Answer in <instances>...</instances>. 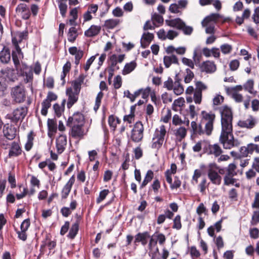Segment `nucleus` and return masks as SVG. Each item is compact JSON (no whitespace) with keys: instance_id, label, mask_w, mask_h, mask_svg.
I'll return each instance as SVG.
<instances>
[{"instance_id":"nucleus-63","label":"nucleus","mask_w":259,"mask_h":259,"mask_svg":"<svg viewBox=\"0 0 259 259\" xmlns=\"http://www.w3.org/2000/svg\"><path fill=\"white\" fill-rule=\"evenodd\" d=\"M239 66V62L237 60H233L231 61L229 64L230 70L232 71L236 70Z\"/></svg>"},{"instance_id":"nucleus-34","label":"nucleus","mask_w":259,"mask_h":259,"mask_svg":"<svg viewBox=\"0 0 259 259\" xmlns=\"http://www.w3.org/2000/svg\"><path fill=\"white\" fill-rule=\"evenodd\" d=\"M151 20L153 21V25H155L156 27H158L162 24L164 21L163 17L156 13L152 15Z\"/></svg>"},{"instance_id":"nucleus-29","label":"nucleus","mask_w":259,"mask_h":259,"mask_svg":"<svg viewBox=\"0 0 259 259\" xmlns=\"http://www.w3.org/2000/svg\"><path fill=\"white\" fill-rule=\"evenodd\" d=\"M179 30H181L185 35H190L193 32L192 27L187 25L185 23L179 18Z\"/></svg>"},{"instance_id":"nucleus-2","label":"nucleus","mask_w":259,"mask_h":259,"mask_svg":"<svg viewBox=\"0 0 259 259\" xmlns=\"http://www.w3.org/2000/svg\"><path fill=\"white\" fill-rule=\"evenodd\" d=\"M12 44L13 49L12 51V59L16 70L19 69L20 60L23 58V54L19 45L23 40H26L28 37V31H16L11 33Z\"/></svg>"},{"instance_id":"nucleus-35","label":"nucleus","mask_w":259,"mask_h":259,"mask_svg":"<svg viewBox=\"0 0 259 259\" xmlns=\"http://www.w3.org/2000/svg\"><path fill=\"white\" fill-rule=\"evenodd\" d=\"M79 230V223L78 221L74 223L72 226L67 235L70 239H74Z\"/></svg>"},{"instance_id":"nucleus-46","label":"nucleus","mask_w":259,"mask_h":259,"mask_svg":"<svg viewBox=\"0 0 259 259\" xmlns=\"http://www.w3.org/2000/svg\"><path fill=\"white\" fill-rule=\"evenodd\" d=\"M152 236L156 240V241L157 242H158L160 245H163L164 243H165L166 238L165 236L163 234L159 233H155L153 235H152Z\"/></svg>"},{"instance_id":"nucleus-11","label":"nucleus","mask_w":259,"mask_h":259,"mask_svg":"<svg viewBox=\"0 0 259 259\" xmlns=\"http://www.w3.org/2000/svg\"><path fill=\"white\" fill-rule=\"evenodd\" d=\"M200 71L206 73H214L217 70L216 65L213 61L209 60L204 61L199 65Z\"/></svg>"},{"instance_id":"nucleus-19","label":"nucleus","mask_w":259,"mask_h":259,"mask_svg":"<svg viewBox=\"0 0 259 259\" xmlns=\"http://www.w3.org/2000/svg\"><path fill=\"white\" fill-rule=\"evenodd\" d=\"M150 237V236L148 232L138 233L135 236L134 244L135 245H137V243L141 242L143 246H145L147 243V240Z\"/></svg>"},{"instance_id":"nucleus-38","label":"nucleus","mask_w":259,"mask_h":259,"mask_svg":"<svg viewBox=\"0 0 259 259\" xmlns=\"http://www.w3.org/2000/svg\"><path fill=\"white\" fill-rule=\"evenodd\" d=\"M164 88H166L167 90L170 91L174 90V92L176 95H178L177 93L178 92V89H177L176 87H174V82L170 77H168L167 80L164 82Z\"/></svg>"},{"instance_id":"nucleus-25","label":"nucleus","mask_w":259,"mask_h":259,"mask_svg":"<svg viewBox=\"0 0 259 259\" xmlns=\"http://www.w3.org/2000/svg\"><path fill=\"white\" fill-rule=\"evenodd\" d=\"M79 7H75L71 9L69 12V16L71 17L68 20V23L71 26H76V22L78 18V12Z\"/></svg>"},{"instance_id":"nucleus-14","label":"nucleus","mask_w":259,"mask_h":259,"mask_svg":"<svg viewBox=\"0 0 259 259\" xmlns=\"http://www.w3.org/2000/svg\"><path fill=\"white\" fill-rule=\"evenodd\" d=\"M56 246V242L55 240H52L51 239V236L50 234H47L45 240L42 242V244L40 245V249H42L45 247H47L49 249V252L48 255L51 254H53L55 251L52 252V250L54 249Z\"/></svg>"},{"instance_id":"nucleus-59","label":"nucleus","mask_w":259,"mask_h":259,"mask_svg":"<svg viewBox=\"0 0 259 259\" xmlns=\"http://www.w3.org/2000/svg\"><path fill=\"white\" fill-rule=\"evenodd\" d=\"M252 19L256 24H259V6L254 9Z\"/></svg>"},{"instance_id":"nucleus-39","label":"nucleus","mask_w":259,"mask_h":259,"mask_svg":"<svg viewBox=\"0 0 259 259\" xmlns=\"http://www.w3.org/2000/svg\"><path fill=\"white\" fill-rule=\"evenodd\" d=\"M191 129L193 134L201 135L203 134V130H202L201 124H197L195 121H192L191 123Z\"/></svg>"},{"instance_id":"nucleus-1","label":"nucleus","mask_w":259,"mask_h":259,"mask_svg":"<svg viewBox=\"0 0 259 259\" xmlns=\"http://www.w3.org/2000/svg\"><path fill=\"white\" fill-rule=\"evenodd\" d=\"M221 116L222 131L220 137V141L225 149H231L233 147H237L240 142L235 139L232 133V112L230 108L224 106L219 108Z\"/></svg>"},{"instance_id":"nucleus-58","label":"nucleus","mask_w":259,"mask_h":259,"mask_svg":"<svg viewBox=\"0 0 259 259\" xmlns=\"http://www.w3.org/2000/svg\"><path fill=\"white\" fill-rule=\"evenodd\" d=\"M259 223V211H254L251 218V224L256 225Z\"/></svg>"},{"instance_id":"nucleus-12","label":"nucleus","mask_w":259,"mask_h":259,"mask_svg":"<svg viewBox=\"0 0 259 259\" xmlns=\"http://www.w3.org/2000/svg\"><path fill=\"white\" fill-rule=\"evenodd\" d=\"M66 93L68 96L67 106L68 108H70L77 101L79 93L73 91L71 88H67Z\"/></svg>"},{"instance_id":"nucleus-13","label":"nucleus","mask_w":259,"mask_h":259,"mask_svg":"<svg viewBox=\"0 0 259 259\" xmlns=\"http://www.w3.org/2000/svg\"><path fill=\"white\" fill-rule=\"evenodd\" d=\"M16 12L18 15H20L24 19H28L30 16L29 8L25 4H20L16 8Z\"/></svg>"},{"instance_id":"nucleus-17","label":"nucleus","mask_w":259,"mask_h":259,"mask_svg":"<svg viewBox=\"0 0 259 259\" xmlns=\"http://www.w3.org/2000/svg\"><path fill=\"white\" fill-rule=\"evenodd\" d=\"M17 133L16 128L8 124L5 125L3 129L4 136L9 140H12L16 137Z\"/></svg>"},{"instance_id":"nucleus-47","label":"nucleus","mask_w":259,"mask_h":259,"mask_svg":"<svg viewBox=\"0 0 259 259\" xmlns=\"http://www.w3.org/2000/svg\"><path fill=\"white\" fill-rule=\"evenodd\" d=\"M109 193V190L108 189H104L103 190H102L99 193V196L96 199V202L98 204L101 203L105 199L106 197Z\"/></svg>"},{"instance_id":"nucleus-22","label":"nucleus","mask_w":259,"mask_h":259,"mask_svg":"<svg viewBox=\"0 0 259 259\" xmlns=\"http://www.w3.org/2000/svg\"><path fill=\"white\" fill-rule=\"evenodd\" d=\"M256 124L255 118L250 116L247 119L239 121L238 124L239 126L244 128H252Z\"/></svg>"},{"instance_id":"nucleus-9","label":"nucleus","mask_w":259,"mask_h":259,"mask_svg":"<svg viewBox=\"0 0 259 259\" xmlns=\"http://www.w3.org/2000/svg\"><path fill=\"white\" fill-rule=\"evenodd\" d=\"M84 118L82 114L80 112H76L68 118L67 126L70 125H81L84 126Z\"/></svg>"},{"instance_id":"nucleus-32","label":"nucleus","mask_w":259,"mask_h":259,"mask_svg":"<svg viewBox=\"0 0 259 259\" xmlns=\"http://www.w3.org/2000/svg\"><path fill=\"white\" fill-rule=\"evenodd\" d=\"M76 26H72L70 27L67 33L68 40L69 42H73L78 36L77 29Z\"/></svg>"},{"instance_id":"nucleus-30","label":"nucleus","mask_w":259,"mask_h":259,"mask_svg":"<svg viewBox=\"0 0 259 259\" xmlns=\"http://www.w3.org/2000/svg\"><path fill=\"white\" fill-rule=\"evenodd\" d=\"M11 59L10 52L8 48L4 47L0 52V60L3 63H8Z\"/></svg>"},{"instance_id":"nucleus-24","label":"nucleus","mask_w":259,"mask_h":259,"mask_svg":"<svg viewBox=\"0 0 259 259\" xmlns=\"http://www.w3.org/2000/svg\"><path fill=\"white\" fill-rule=\"evenodd\" d=\"M101 27L100 26L92 25L84 32V35L87 37H93L97 35L100 32Z\"/></svg>"},{"instance_id":"nucleus-41","label":"nucleus","mask_w":259,"mask_h":259,"mask_svg":"<svg viewBox=\"0 0 259 259\" xmlns=\"http://www.w3.org/2000/svg\"><path fill=\"white\" fill-rule=\"evenodd\" d=\"M108 121L109 126L111 128H113V131L115 130L117 124L120 122L119 119L113 115H111L109 116Z\"/></svg>"},{"instance_id":"nucleus-10","label":"nucleus","mask_w":259,"mask_h":259,"mask_svg":"<svg viewBox=\"0 0 259 259\" xmlns=\"http://www.w3.org/2000/svg\"><path fill=\"white\" fill-rule=\"evenodd\" d=\"M20 73L24 77L25 83L31 82L33 80V72L31 67L23 64L20 70Z\"/></svg>"},{"instance_id":"nucleus-15","label":"nucleus","mask_w":259,"mask_h":259,"mask_svg":"<svg viewBox=\"0 0 259 259\" xmlns=\"http://www.w3.org/2000/svg\"><path fill=\"white\" fill-rule=\"evenodd\" d=\"M74 182L75 177L74 175H73L69 179L68 182L65 185L61 191V195L62 199H66L68 197Z\"/></svg>"},{"instance_id":"nucleus-61","label":"nucleus","mask_w":259,"mask_h":259,"mask_svg":"<svg viewBox=\"0 0 259 259\" xmlns=\"http://www.w3.org/2000/svg\"><path fill=\"white\" fill-rule=\"evenodd\" d=\"M195 85V91H199L201 93H202L203 90H206L207 89L206 85L200 81L196 82Z\"/></svg>"},{"instance_id":"nucleus-40","label":"nucleus","mask_w":259,"mask_h":259,"mask_svg":"<svg viewBox=\"0 0 259 259\" xmlns=\"http://www.w3.org/2000/svg\"><path fill=\"white\" fill-rule=\"evenodd\" d=\"M120 22L117 19H110L105 21L104 26L107 29H113Z\"/></svg>"},{"instance_id":"nucleus-64","label":"nucleus","mask_w":259,"mask_h":259,"mask_svg":"<svg viewBox=\"0 0 259 259\" xmlns=\"http://www.w3.org/2000/svg\"><path fill=\"white\" fill-rule=\"evenodd\" d=\"M249 235L251 238L257 239L258 237L259 230L256 228L250 229L249 230Z\"/></svg>"},{"instance_id":"nucleus-44","label":"nucleus","mask_w":259,"mask_h":259,"mask_svg":"<svg viewBox=\"0 0 259 259\" xmlns=\"http://www.w3.org/2000/svg\"><path fill=\"white\" fill-rule=\"evenodd\" d=\"M110 67L112 71H113L115 69H118L119 67L117 66V56L113 54L111 55L110 57Z\"/></svg>"},{"instance_id":"nucleus-18","label":"nucleus","mask_w":259,"mask_h":259,"mask_svg":"<svg viewBox=\"0 0 259 259\" xmlns=\"http://www.w3.org/2000/svg\"><path fill=\"white\" fill-rule=\"evenodd\" d=\"M222 16L218 13H212L209 16H206L202 21L201 25L202 27L207 25L210 23H216Z\"/></svg>"},{"instance_id":"nucleus-8","label":"nucleus","mask_w":259,"mask_h":259,"mask_svg":"<svg viewBox=\"0 0 259 259\" xmlns=\"http://www.w3.org/2000/svg\"><path fill=\"white\" fill-rule=\"evenodd\" d=\"M68 126L71 128L69 132L70 136L75 139L80 140L87 134V131H85L84 126L70 125Z\"/></svg>"},{"instance_id":"nucleus-28","label":"nucleus","mask_w":259,"mask_h":259,"mask_svg":"<svg viewBox=\"0 0 259 259\" xmlns=\"http://www.w3.org/2000/svg\"><path fill=\"white\" fill-rule=\"evenodd\" d=\"M153 38V34L149 32L144 33L141 39V46L144 48H146Z\"/></svg>"},{"instance_id":"nucleus-56","label":"nucleus","mask_w":259,"mask_h":259,"mask_svg":"<svg viewBox=\"0 0 259 259\" xmlns=\"http://www.w3.org/2000/svg\"><path fill=\"white\" fill-rule=\"evenodd\" d=\"M248 149H249V152L252 154L254 151L259 153V145L250 143L247 145Z\"/></svg>"},{"instance_id":"nucleus-7","label":"nucleus","mask_w":259,"mask_h":259,"mask_svg":"<svg viewBox=\"0 0 259 259\" xmlns=\"http://www.w3.org/2000/svg\"><path fill=\"white\" fill-rule=\"evenodd\" d=\"M177 166L175 163L171 164L170 168L167 169L165 172V176L167 182L170 185L171 189H177L178 188V180L177 177L175 178L174 182H172V176L177 172Z\"/></svg>"},{"instance_id":"nucleus-27","label":"nucleus","mask_w":259,"mask_h":259,"mask_svg":"<svg viewBox=\"0 0 259 259\" xmlns=\"http://www.w3.org/2000/svg\"><path fill=\"white\" fill-rule=\"evenodd\" d=\"M67 1L68 0H56L60 13L63 18H65L66 16L68 8Z\"/></svg>"},{"instance_id":"nucleus-23","label":"nucleus","mask_w":259,"mask_h":259,"mask_svg":"<svg viewBox=\"0 0 259 259\" xmlns=\"http://www.w3.org/2000/svg\"><path fill=\"white\" fill-rule=\"evenodd\" d=\"M208 177L213 184L219 185L221 183V177L217 171L212 169L208 170Z\"/></svg>"},{"instance_id":"nucleus-5","label":"nucleus","mask_w":259,"mask_h":259,"mask_svg":"<svg viewBox=\"0 0 259 259\" xmlns=\"http://www.w3.org/2000/svg\"><path fill=\"white\" fill-rule=\"evenodd\" d=\"M11 96L16 103H22L26 99V92L24 87L22 84L16 85L12 88Z\"/></svg>"},{"instance_id":"nucleus-60","label":"nucleus","mask_w":259,"mask_h":259,"mask_svg":"<svg viewBox=\"0 0 259 259\" xmlns=\"http://www.w3.org/2000/svg\"><path fill=\"white\" fill-rule=\"evenodd\" d=\"M187 75L185 77V82L186 83L190 82L194 77L193 72L189 69H186Z\"/></svg>"},{"instance_id":"nucleus-3","label":"nucleus","mask_w":259,"mask_h":259,"mask_svg":"<svg viewBox=\"0 0 259 259\" xmlns=\"http://www.w3.org/2000/svg\"><path fill=\"white\" fill-rule=\"evenodd\" d=\"M165 134L166 129L164 125H160L155 130L152 138V148L158 149L162 146Z\"/></svg>"},{"instance_id":"nucleus-50","label":"nucleus","mask_w":259,"mask_h":259,"mask_svg":"<svg viewBox=\"0 0 259 259\" xmlns=\"http://www.w3.org/2000/svg\"><path fill=\"white\" fill-rule=\"evenodd\" d=\"M103 95H104V94L102 93V92H101V91L99 92L98 94H97V97L96 98L95 104V106L94 107V109L95 111H97L99 109V108L100 106V104L101 103V100L103 98Z\"/></svg>"},{"instance_id":"nucleus-48","label":"nucleus","mask_w":259,"mask_h":259,"mask_svg":"<svg viewBox=\"0 0 259 259\" xmlns=\"http://www.w3.org/2000/svg\"><path fill=\"white\" fill-rule=\"evenodd\" d=\"M245 90L248 91L250 94H254L253 91V81L252 79L248 80L244 85Z\"/></svg>"},{"instance_id":"nucleus-55","label":"nucleus","mask_w":259,"mask_h":259,"mask_svg":"<svg viewBox=\"0 0 259 259\" xmlns=\"http://www.w3.org/2000/svg\"><path fill=\"white\" fill-rule=\"evenodd\" d=\"M122 84V79L120 75H117L113 80V85L115 89H118L120 88Z\"/></svg>"},{"instance_id":"nucleus-33","label":"nucleus","mask_w":259,"mask_h":259,"mask_svg":"<svg viewBox=\"0 0 259 259\" xmlns=\"http://www.w3.org/2000/svg\"><path fill=\"white\" fill-rule=\"evenodd\" d=\"M163 62L165 67L168 68L172 63H178V59L176 55H170L164 57Z\"/></svg>"},{"instance_id":"nucleus-51","label":"nucleus","mask_w":259,"mask_h":259,"mask_svg":"<svg viewBox=\"0 0 259 259\" xmlns=\"http://www.w3.org/2000/svg\"><path fill=\"white\" fill-rule=\"evenodd\" d=\"M53 109L57 116L60 117L64 111V105L61 106L59 104L56 103L53 105Z\"/></svg>"},{"instance_id":"nucleus-21","label":"nucleus","mask_w":259,"mask_h":259,"mask_svg":"<svg viewBox=\"0 0 259 259\" xmlns=\"http://www.w3.org/2000/svg\"><path fill=\"white\" fill-rule=\"evenodd\" d=\"M148 249L149 250V255H157L159 252V249L157 246V242L152 235L150 237V240L148 244Z\"/></svg>"},{"instance_id":"nucleus-20","label":"nucleus","mask_w":259,"mask_h":259,"mask_svg":"<svg viewBox=\"0 0 259 259\" xmlns=\"http://www.w3.org/2000/svg\"><path fill=\"white\" fill-rule=\"evenodd\" d=\"M21 152L22 150L19 144L16 142H13L11 144L8 157L9 158L17 157L21 154Z\"/></svg>"},{"instance_id":"nucleus-52","label":"nucleus","mask_w":259,"mask_h":259,"mask_svg":"<svg viewBox=\"0 0 259 259\" xmlns=\"http://www.w3.org/2000/svg\"><path fill=\"white\" fill-rule=\"evenodd\" d=\"M220 49L223 54H228L231 52L232 47L228 44H224L221 46Z\"/></svg>"},{"instance_id":"nucleus-37","label":"nucleus","mask_w":259,"mask_h":259,"mask_svg":"<svg viewBox=\"0 0 259 259\" xmlns=\"http://www.w3.org/2000/svg\"><path fill=\"white\" fill-rule=\"evenodd\" d=\"M154 177V172L152 170H148L145 176L144 179L142 183L140 188L145 187L149 182L151 181Z\"/></svg>"},{"instance_id":"nucleus-6","label":"nucleus","mask_w":259,"mask_h":259,"mask_svg":"<svg viewBox=\"0 0 259 259\" xmlns=\"http://www.w3.org/2000/svg\"><path fill=\"white\" fill-rule=\"evenodd\" d=\"M27 113V109L25 107H22L15 109L11 114H8L6 117L11 121L16 123L19 120L22 121Z\"/></svg>"},{"instance_id":"nucleus-57","label":"nucleus","mask_w":259,"mask_h":259,"mask_svg":"<svg viewBox=\"0 0 259 259\" xmlns=\"http://www.w3.org/2000/svg\"><path fill=\"white\" fill-rule=\"evenodd\" d=\"M30 225V220L28 219L24 220L20 225V230L23 231H27Z\"/></svg>"},{"instance_id":"nucleus-45","label":"nucleus","mask_w":259,"mask_h":259,"mask_svg":"<svg viewBox=\"0 0 259 259\" xmlns=\"http://www.w3.org/2000/svg\"><path fill=\"white\" fill-rule=\"evenodd\" d=\"M51 106V103L45 99L41 103L42 108L41 110V114L44 116H46L48 113V110Z\"/></svg>"},{"instance_id":"nucleus-16","label":"nucleus","mask_w":259,"mask_h":259,"mask_svg":"<svg viewBox=\"0 0 259 259\" xmlns=\"http://www.w3.org/2000/svg\"><path fill=\"white\" fill-rule=\"evenodd\" d=\"M56 148L58 153L61 154L64 150L67 144V137L66 135H60L56 139Z\"/></svg>"},{"instance_id":"nucleus-4","label":"nucleus","mask_w":259,"mask_h":259,"mask_svg":"<svg viewBox=\"0 0 259 259\" xmlns=\"http://www.w3.org/2000/svg\"><path fill=\"white\" fill-rule=\"evenodd\" d=\"M144 130V125L140 121L136 122L131 131V140L135 143L141 142L143 139Z\"/></svg>"},{"instance_id":"nucleus-49","label":"nucleus","mask_w":259,"mask_h":259,"mask_svg":"<svg viewBox=\"0 0 259 259\" xmlns=\"http://www.w3.org/2000/svg\"><path fill=\"white\" fill-rule=\"evenodd\" d=\"M202 113L203 114V117L205 120L207 121L206 123H213L215 119V115L211 113H206L202 111Z\"/></svg>"},{"instance_id":"nucleus-26","label":"nucleus","mask_w":259,"mask_h":259,"mask_svg":"<svg viewBox=\"0 0 259 259\" xmlns=\"http://www.w3.org/2000/svg\"><path fill=\"white\" fill-rule=\"evenodd\" d=\"M47 124L48 127V136L49 137H52L57 132V125L56 121L53 119H48Z\"/></svg>"},{"instance_id":"nucleus-31","label":"nucleus","mask_w":259,"mask_h":259,"mask_svg":"<svg viewBox=\"0 0 259 259\" xmlns=\"http://www.w3.org/2000/svg\"><path fill=\"white\" fill-rule=\"evenodd\" d=\"M208 154H213L215 156H219L222 153V150L218 144L208 145V150L207 151Z\"/></svg>"},{"instance_id":"nucleus-54","label":"nucleus","mask_w":259,"mask_h":259,"mask_svg":"<svg viewBox=\"0 0 259 259\" xmlns=\"http://www.w3.org/2000/svg\"><path fill=\"white\" fill-rule=\"evenodd\" d=\"M235 169L236 165L234 163L229 164L228 167L226 168V170L227 171V174L230 176H234L236 174Z\"/></svg>"},{"instance_id":"nucleus-36","label":"nucleus","mask_w":259,"mask_h":259,"mask_svg":"<svg viewBox=\"0 0 259 259\" xmlns=\"http://www.w3.org/2000/svg\"><path fill=\"white\" fill-rule=\"evenodd\" d=\"M34 136L35 134L32 131L28 134L27 142L25 145V149L26 151H28L32 148Z\"/></svg>"},{"instance_id":"nucleus-43","label":"nucleus","mask_w":259,"mask_h":259,"mask_svg":"<svg viewBox=\"0 0 259 259\" xmlns=\"http://www.w3.org/2000/svg\"><path fill=\"white\" fill-rule=\"evenodd\" d=\"M6 77L9 81H14L16 79V76L14 70L11 69H7L5 70Z\"/></svg>"},{"instance_id":"nucleus-42","label":"nucleus","mask_w":259,"mask_h":259,"mask_svg":"<svg viewBox=\"0 0 259 259\" xmlns=\"http://www.w3.org/2000/svg\"><path fill=\"white\" fill-rule=\"evenodd\" d=\"M136 67V63L134 61L127 63L124 66L123 70V74H127L133 71Z\"/></svg>"},{"instance_id":"nucleus-62","label":"nucleus","mask_w":259,"mask_h":259,"mask_svg":"<svg viewBox=\"0 0 259 259\" xmlns=\"http://www.w3.org/2000/svg\"><path fill=\"white\" fill-rule=\"evenodd\" d=\"M233 177L227 174L224 177V184L225 185H233L235 182V179L233 178Z\"/></svg>"},{"instance_id":"nucleus-53","label":"nucleus","mask_w":259,"mask_h":259,"mask_svg":"<svg viewBox=\"0 0 259 259\" xmlns=\"http://www.w3.org/2000/svg\"><path fill=\"white\" fill-rule=\"evenodd\" d=\"M169 18H171V16H169ZM165 23L170 27L178 28V18L166 20Z\"/></svg>"}]
</instances>
